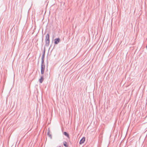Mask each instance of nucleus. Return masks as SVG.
I'll use <instances>...</instances> for the list:
<instances>
[{"label":"nucleus","instance_id":"f257e3e1","mask_svg":"<svg viewBox=\"0 0 147 147\" xmlns=\"http://www.w3.org/2000/svg\"><path fill=\"white\" fill-rule=\"evenodd\" d=\"M45 41L46 46H49L50 43L49 35V33L47 34L46 36Z\"/></svg>","mask_w":147,"mask_h":147},{"label":"nucleus","instance_id":"f03ea898","mask_svg":"<svg viewBox=\"0 0 147 147\" xmlns=\"http://www.w3.org/2000/svg\"><path fill=\"white\" fill-rule=\"evenodd\" d=\"M45 68V65H43V64L41 63V74L43 75L44 72Z\"/></svg>","mask_w":147,"mask_h":147},{"label":"nucleus","instance_id":"7ed1b4c3","mask_svg":"<svg viewBox=\"0 0 147 147\" xmlns=\"http://www.w3.org/2000/svg\"><path fill=\"white\" fill-rule=\"evenodd\" d=\"M45 49H44V51L43 52V54L42 56V61H41V64H43L44 61V58L45 56Z\"/></svg>","mask_w":147,"mask_h":147},{"label":"nucleus","instance_id":"20e7f679","mask_svg":"<svg viewBox=\"0 0 147 147\" xmlns=\"http://www.w3.org/2000/svg\"><path fill=\"white\" fill-rule=\"evenodd\" d=\"M55 44H57L60 41V39L59 38H56L54 40Z\"/></svg>","mask_w":147,"mask_h":147},{"label":"nucleus","instance_id":"39448f33","mask_svg":"<svg viewBox=\"0 0 147 147\" xmlns=\"http://www.w3.org/2000/svg\"><path fill=\"white\" fill-rule=\"evenodd\" d=\"M85 140V138L84 137H83L82 138L80 142V144H83Z\"/></svg>","mask_w":147,"mask_h":147},{"label":"nucleus","instance_id":"423d86ee","mask_svg":"<svg viewBox=\"0 0 147 147\" xmlns=\"http://www.w3.org/2000/svg\"><path fill=\"white\" fill-rule=\"evenodd\" d=\"M44 80V78H43V76H41L39 80V82L40 83H42L43 81Z\"/></svg>","mask_w":147,"mask_h":147},{"label":"nucleus","instance_id":"0eeeda50","mask_svg":"<svg viewBox=\"0 0 147 147\" xmlns=\"http://www.w3.org/2000/svg\"><path fill=\"white\" fill-rule=\"evenodd\" d=\"M63 144L64 145V146L65 147H68V145L67 144V142L65 141H64L63 142Z\"/></svg>","mask_w":147,"mask_h":147},{"label":"nucleus","instance_id":"6e6552de","mask_svg":"<svg viewBox=\"0 0 147 147\" xmlns=\"http://www.w3.org/2000/svg\"><path fill=\"white\" fill-rule=\"evenodd\" d=\"M64 134L67 137L69 138V136L68 134L66 132H64Z\"/></svg>","mask_w":147,"mask_h":147},{"label":"nucleus","instance_id":"1a4fd4ad","mask_svg":"<svg viewBox=\"0 0 147 147\" xmlns=\"http://www.w3.org/2000/svg\"><path fill=\"white\" fill-rule=\"evenodd\" d=\"M47 134L48 135V136L50 137L51 138H52V136H51V134H50L49 133V132H48L47 133Z\"/></svg>","mask_w":147,"mask_h":147}]
</instances>
